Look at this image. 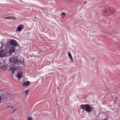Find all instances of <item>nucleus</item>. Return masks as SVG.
Returning a JSON list of instances; mask_svg holds the SVG:
<instances>
[{
    "label": "nucleus",
    "mask_w": 120,
    "mask_h": 120,
    "mask_svg": "<svg viewBox=\"0 0 120 120\" xmlns=\"http://www.w3.org/2000/svg\"><path fill=\"white\" fill-rule=\"evenodd\" d=\"M80 107L84 111H85L88 113L90 112L92 109V107L89 104L82 105Z\"/></svg>",
    "instance_id": "obj_1"
},
{
    "label": "nucleus",
    "mask_w": 120,
    "mask_h": 120,
    "mask_svg": "<svg viewBox=\"0 0 120 120\" xmlns=\"http://www.w3.org/2000/svg\"><path fill=\"white\" fill-rule=\"evenodd\" d=\"M18 57L15 56L13 57L10 58L9 59L10 61L12 63V64L15 66H16L17 64L19 63V62L21 60H18Z\"/></svg>",
    "instance_id": "obj_2"
},
{
    "label": "nucleus",
    "mask_w": 120,
    "mask_h": 120,
    "mask_svg": "<svg viewBox=\"0 0 120 120\" xmlns=\"http://www.w3.org/2000/svg\"><path fill=\"white\" fill-rule=\"evenodd\" d=\"M9 43L10 45L16 47L18 46V44L16 41L14 39H11L9 41Z\"/></svg>",
    "instance_id": "obj_3"
},
{
    "label": "nucleus",
    "mask_w": 120,
    "mask_h": 120,
    "mask_svg": "<svg viewBox=\"0 0 120 120\" xmlns=\"http://www.w3.org/2000/svg\"><path fill=\"white\" fill-rule=\"evenodd\" d=\"M7 55V52L5 50H1L0 51V57H3Z\"/></svg>",
    "instance_id": "obj_4"
},
{
    "label": "nucleus",
    "mask_w": 120,
    "mask_h": 120,
    "mask_svg": "<svg viewBox=\"0 0 120 120\" xmlns=\"http://www.w3.org/2000/svg\"><path fill=\"white\" fill-rule=\"evenodd\" d=\"M18 67H19L20 69H22L24 68V64L21 60L19 62V64H17L16 66H15V67L16 68H17Z\"/></svg>",
    "instance_id": "obj_5"
},
{
    "label": "nucleus",
    "mask_w": 120,
    "mask_h": 120,
    "mask_svg": "<svg viewBox=\"0 0 120 120\" xmlns=\"http://www.w3.org/2000/svg\"><path fill=\"white\" fill-rule=\"evenodd\" d=\"M15 47L14 46H12L11 47L9 50L8 53L10 55L12 54L13 53L15 52Z\"/></svg>",
    "instance_id": "obj_6"
},
{
    "label": "nucleus",
    "mask_w": 120,
    "mask_h": 120,
    "mask_svg": "<svg viewBox=\"0 0 120 120\" xmlns=\"http://www.w3.org/2000/svg\"><path fill=\"white\" fill-rule=\"evenodd\" d=\"M23 27L24 26L23 25H20L18 26L17 28V30L18 31H21L23 29Z\"/></svg>",
    "instance_id": "obj_7"
},
{
    "label": "nucleus",
    "mask_w": 120,
    "mask_h": 120,
    "mask_svg": "<svg viewBox=\"0 0 120 120\" xmlns=\"http://www.w3.org/2000/svg\"><path fill=\"white\" fill-rule=\"evenodd\" d=\"M23 73L22 72H18L17 75V77L18 78L19 80L21 78L22 76Z\"/></svg>",
    "instance_id": "obj_8"
},
{
    "label": "nucleus",
    "mask_w": 120,
    "mask_h": 120,
    "mask_svg": "<svg viewBox=\"0 0 120 120\" xmlns=\"http://www.w3.org/2000/svg\"><path fill=\"white\" fill-rule=\"evenodd\" d=\"M6 67V66L4 64V62L0 63V69H4Z\"/></svg>",
    "instance_id": "obj_9"
},
{
    "label": "nucleus",
    "mask_w": 120,
    "mask_h": 120,
    "mask_svg": "<svg viewBox=\"0 0 120 120\" xmlns=\"http://www.w3.org/2000/svg\"><path fill=\"white\" fill-rule=\"evenodd\" d=\"M68 56L70 60H71V62H73V59L72 56H71L70 53L69 52L68 53Z\"/></svg>",
    "instance_id": "obj_10"
},
{
    "label": "nucleus",
    "mask_w": 120,
    "mask_h": 120,
    "mask_svg": "<svg viewBox=\"0 0 120 120\" xmlns=\"http://www.w3.org/2000/svg\"><path fill=\"white\" fill-rule=\"evenodd\" d=\"M30 83L29 81L26 82H24L23 84V86H27L30 85Z\"/></svg>",
    "instance_id": "obj_11"
},
{
    "label": "nucleus",
    "mask_w": 120,
    "mask_h": 120,
    "mask_svg": "<svg viewBox=\"0 0 120 120\" xmlns=\"http://www.w3.org/2000/svg\"><path fill=\"white\" fill-rule=\"evenodd\" d=\"M4 18L9 19H15V17L9 16L4 17Z\"/></svg>",
    "instance_id": "obj_12"
},
{
    "label": "nucleus",
    "mask_w": 120,
    "mask_h": 120,
    "mask_svg": "<svg viewBox=\"0 0 120 120\" xmlns=\"http://www.w3.org/2000/svg\"><path fill=\"white\" fill-rule=\"evenodd\" d=\"M16 68H14V67H13V68H12V67H11V70L12 71V73H14V72L16 70Z\"/></svg>",
    "instance_id": "obj_13"
},
{
    "label": "nucleus",
    "mask_w": 120,
    "mask_h": 120,
    "mask_svg": "<svg viewBox=\"0 0 120 120\" xmlns=\"http://www.w3.org/2000/svg\"><path fill=\"white\" fill-rule=\"evenodd\" d=\"M7 108L8 110H10V109H12L13 110L14 108L11 106H8L7 107Z\"/></svg>",
    "instance_id": "obj_14"
},
{
    "label": "nucleus",
    "mask_w": 120,
    "mask_h": 120,
    "mask_svg": "<svg viewBox=\"0 0 120 120\" xmlns=\"http://www.w3.org/2000/svg\"><path fill=\"white\" fill-rule=\"evenodd\" d=\"M27 120H33L32 118L31 117H29L27 118Z\"/></svg>",
    "instance_id": "obj_15"
},
{
    "label": "nucleus",
    "mask_w": 120,
    "mask_h": 120,
    "mask_svg": "<svg viewBox=\"0 0 120 120\" xmlns=\"http://www.w3.org/2000/svg\"><path fill=\"white\" fill-rule=\"evenodd\" d=\"M65 14V13H64V12L62 13H61V15L62 16V17H63V15L64 16Z\"/></svg>",
    "instance_id": "obj_16"
},
{
    "label": "nucleus",
    "mask_w": 120,
    "mask_h": 120,
    "mask_svg": "<svg viewBox=\"0 0 120 120\" xmlns=\"http://www.w3.org/2000/svg\"><path fill=\"white\" fill-rule=\"evenodd\" d=\"M104 12L105 13H107L108 12L109 13V10H105Z\"/></svg>",
    "instance_id": "obj_17"
},
{
    "label": "nucleus",
    "mask_w": 120,
    "mask_h": 120,
    "mask_svg": "<svg viewBox=\"0 0 120 120\" xmlns=\"http://www.w3.org/2000/svg\"><path fill=\"white\" fill-rule=\"evenodd\" d=\"M29 90H27L26 92H25V94H27L29 92Z\"/></svg>",
    "instance_id": "obj_18"
},
{
    "label": "nucleus",
    "mask_w": 120,
    "mask_h": 120,
    "mask_svg": "<svg viewBox=\"0 0 120 120\" xmlns=\"http://www.w3.org/2000/svg\"><path fill=\"white\" fill-rule=\"evenodd\" d=\"M17 110V109L16 108L14 110H13V113H14Z\"/></svg>",
    "instance_id": "obj_19"
},
{
    "label": "nucleus",
    "mask_w": 120,
    "mask_h": 120,
    "mask_svg": "<svg viewBox=\"0 0 120 120\" xmlns=\"http://www.w3.org/2000/svg\"><path fill=\"white\" fill-rule=\"evenodd\" d=\"M103 120H107V119L105 118V119H104Z\"/></svg>",
    "instance_id": "obj_20"
},
{
    "label": "nucleus",
    "mask_w": 120,
    "mask_h": 120,
    "mask_svg": "<svg viewBox=\"0 0 120 120\" xmlns=\"http://www.w3.org/2000/svg\"><path fill=\"white\" fill-rule=\"evenodd\" d=\"M86 1H85V2H84V3L85 4H86Z\"/></svg>",
    "instance_id": "obj_21"
},
{
    "label": "nucleus",
    "mask_w": 120,
    "mask_h": 120,
    "mask_svg": "<svg viewBox=\"0 0 120 120\" xmlns=\"http://www.w3.org/2000/svg\"><path fill=\"white\" fill-rule=\"evenodd\" d=\"M3 45V43H2V45H1V46H2V45Z\"/></svg>",
    "instance_id": "obj_22"
},
{
    "label": "nucleus",
    "mask_w": 120,
    "mask_h": 120,
    "mask_svg": "<svg viewBox=\"0 0 120 120\" xmlns=\"http://www.w3.org/2000/svg\"><path fill=\"white\" fill-rule=\"evenodd\" d=\"M1 48V47L0 46V49Z\"/></svg>",
    "instance_id": "obj_23"
},
{
    "label": "nucleus",
    "mask_w": 120,
    "mask_h": 120,
    "mask_svg": "<svg viewBox=\"0 0 120 120\" xmlns=\"http://www.w3.org/2000/svg\"><path fill=\"white\" fill-rule=\"evenodd\" d=\"M84 112V111L82 112Z\"/></svg>",
    "instance_id": "obj_24"
}]
</instances>
